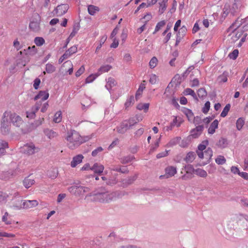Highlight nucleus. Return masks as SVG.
<instances>
[{
	"label": "nucleus",
	"mask_w": 248,
	"mask_h": 248,
	"mask_svg": "<svg viewBox=\"0 0 248 248\" xmlns=\"http://www.w3.org/2000/svg\"><path fill=\"white\" fill-rule=\"evenodd\" d=\"M8 148V144L7 142L2 140L0 141V156L5 153V149Z\"/></svg>",
	"instance_id": "a878e982"
},
{
	"label": "nucleus",
	"mask_w": 248,
	"mask_h": 248,
	"mask_svg": "<svg viewBox=\"0 0 248 248\" xmlns=\"http://www.w3.org/2000/svg\"><path fill=\"white\" fill-rule=\"evenodd\" d=\"M139 122L137 118L132 117L128 120L124 121L119 126L116 128L117 131L120 134H124L126 131L132 128V126L136 124Z\"/></svg>",
	"instance_id": "20e7f679"
},
{
	"label": "nucleus",
	"mask_w": 248,
	"mask_h": 248,
	"mask_svg": "<svg viewBox=\"0 0 248 248\" xmlns=\"http://www.w3.org/2000/svg\"><path fill=\"white\" fill-rule=\"evenodd\" d=\"M99 11V8L97 6L93 5H90L88 6V11L90 15L93 16L96 12H98Z\"/></svg>",
	"instance_id": "c85d7f7f"
},
{
	"label": "nucleus",
	"mask_w": 248,
	"mask_h": 248,
	"mask_svg": "<svg viewBox=\"0 0 248 248\" xmlns=\"http://www.w3.org/2000/svg\"><path fill=\"white\" fill-rule=\"evenodd\" d=\"M208 144V141L207 140H203L198 147V151H203L205 149L206 146Z\"/></svg>",
	"instance_id": "09e8293b"
},
{
	"label": "nucleus",
	"mask_w": 248,
	"mask_h": 248,
	"mask_svg": "<svg viewBox=\"0 0 248 248\" xmlns=\"http://www.w3.org/2000/svg\"><path fill=\"white\" fill-rule=\"evenodd\" d=\"M197 93L199 97L202 99H203L207 95V93L205 89L203 88L199 89L197 91Z\"/></svg>",
	"instance_id": "e433bc0d"
},
{
	"label": "nucleus",
	"mask_w": 248,
	"mask_h": 248,
	"mask_svg": "<svg viewBox=\"0 0 248 248\" xmlns=\"http://www.w3.org/2000/svg\"><path fill=\"white\" fill-rule=\"evenodd\" d=\"M12 116L11 111H5L3 114L0 123L11 124Z\"/></svg>",
	"instance_id": "ddd939ff"
},
{
	"label": "nucleus",
	"mask_w": 248,
	"mask_h": 248,
	"mask_svg": "<svg viewBox=\"0 0 248 248\" xmlns=\"http://www.w3.org/2000/svg\"><path fill=\"white\" fill-rule=\"evenodd\" d=\"M168 1V0H163L162 1V2H158V4H159V9L158 12L160 14H163L166 10L167 6Z\"/></svg>",
	"instance_id": "393cba45"
},
{
	"label": "nucleus",
	"mask_w": 248,
	"mask_h": 248,
	"mask_svg": "<svg viewBox=\"0 0 248 248\" xmlns=\"http://www.w3.org/2000/svg\"><path fill=\"white\" fill-rule=\"evenodd\" d=\"M42 123V120L35 121L33 123L31 124L29 126L28 132H31L35 129L38 126L41 125Z\"/></svg>",
	"instance_id": "b1692460"
},
{
	"label": "nucleus",
	"mask_w": 248,
	"mask_h": 248,
	"mask_svg": "<svg viewBox=\"0 0 248 248\" xmlns=\"http://www.w3.org/2000/svg\"><path fill=\"white\" fill-rule=\"evenodd\" d=\"M103 150V149L101 147H98L92 152V155L93 156H96L99 152H102Z\"/></svg>",
	"instance_id": "69168bd1"
},
{
	"label": "nucleus",
	"mask_w": 248,
	"mask_h": 248,
	"mask_svg": "<svg viewBox=\"0 0 248 248\" xmlns=\"http://www.w3.org/2000/svg\"><path fill=\"white\" fill-rule=\"evenodd\" d=\"M183 112L186 114L189 121L192 120L194 118V114L191 110L185 108Z\"/></svg>",
	"instance_id": "f704fd0d"
},
{
	"label": "nucleus",
	"mask_w": 248,
	"mask_h": 248,
	"mask_svg": "<svg viewBox=\"0 0 248 248\" xmlns=\"http://www.w3.org/2000/svg\"><path fill=\"white\" fill-rule=\"evenodd\" d=\"M114 193H116L115 198H116V197L121 198L122 197H123L124 195H127L128 194L127 192H126L124 191H116V192H114Z\"/></svg>",
	"instance_id": "e2e57ef3"
},
{
	"label": "nucleus",
	"mask_w": 248,
	"mask_h": 248,
	"mask_svg": "<svg viewBox=\"0 0 248 248\" xmlns=\"http://www.w3.org/2000/svg\"><path fill=\"white\" fill-rule=\"evenodd\" d=\"M77 47L76 46H73L69 48L67 50H66L64 54L66 55V57L68 58L70 57L73 54H74L77 52Z\"/></svg>",
	"instance_id": "cd10ccee"
},
{
	"label": "nucleus",
	"mask_w": 248,
	"mask_h": 248,
	"mask_svg": "<svg viewBox=\"0 0 248 248\" xmlns=\"http://www.w3.org/2000/svg\"><path fill=\"white\" fill-rule=\"evenodd\" d=\"M117 183V180H116V178L109 179L106 182L107 184L108 185H110V186H113L114 185H115Z\"/></svg>",
	"instance_id": "338daca9"
},
{
	"label": "nucleus",
	"mask_w": 248,
	"mask_h": 248,
	"mask_svg": "<svg viewBox=\"0 0 248 248\" xmlns=\"http://www.w3.org/2000/svg\"><path fill=\"white\" fill-rule=\"evenodd\" d=\"M34 43L37 46H42L45 42L44 39L41 37H36L34 39Z\"/></svg>",
	"instance_id": "37998d69"
},
{
	"label": "nucleus",
	"mask_w": 248,
	"mask_h": 248,
	"mask_svg": "<svg viewBox=\"0 0 248 248\" xmlns=\"http://www.w3.org/2000/svg\"><path fill=\"white\" fill-rule=\"evenodd\" d=\"M85 71V68L83 65L81 66L79 69L76 72L75 75L77 77H79Z\"/></svg>",
	"instance_id": "0e129e2a"
},
{
	"label": "nucleus",
	"mask_w": 248,
	"mask_h": 248,
	"mask_svg": "<svg viewBox=\"0 0 248 248\" xmlns=\"http://www.w3.org/2000/svg\"><path fill=\"white\" fill-rule=\"evenodd\" d=\"M11 124L0 123V130L2 134L8 135L10 131Z\"/></svg>",
	"instance_id": "f3484780"
},
{
	"label": "nucleus",
	"mask_w": 248,
	"mask_h": 248,
	"mask_svg": "<svg viewBox=\"0 0 248 248\" xmlns=\"http://www.w3.org/2000/svg\"><path fill=\"white\" fill-rule=\"evenodd\" d=\"M177 173L176 168L173 166H169L165 169V174L160 176V179L168 178L174 176Z\"/></svg>",
	"instance_id": "0eeeda50"
},
{
	"label": "nucleus",
	"mask_w": 248,
	"mask_h": 248,
	"mask_svg": "<svg viewBox=\"0 0 248 248\" xmlns=\"http://www.w3.org/2000/svg\"><path fill=\"white\" fill-rule=\"evenodd\" d=\"M24 51L26 52V55H34L37 52L35 46L32 47L29 46L27 49H24Z\"/></svg>",
	"instance_id": "473e14b6"
},
{
	"label": "nucleus",
	"mask_w": 248,
	"mask_h": 248,
	"mask_svg": "<svg viewBox=\"0 0 248 248\" xmlns=\"http://www.w3.org/2000/svg\"><path fill=\"white\" fill-rule=\"evenodd\" d=\"M53 121L56 123H59L62 121V112L61 111H58L55 113Z\"/></svg>",
	"instance_id": "c03bdc74"
},
{
	"label": "nucleus",
	"mask_w": 248,
	"mask_h": 248,
	"mask_svg": "<svg viewBox=\"0 0 248 248\" xmlns=\"http://www.w3.org/2000/svg\"><path fill=\"white\" fill-rule=\"evenodd\" d=\"M245 122L242 118H239L236 122V128L238 130L242 129V127L244 124Z\"/></svg>",
	"instance_id": "de8ad7c7"
},
{
	"label": "nucleus",
	"mask_w": 248,
	"mask_h": 248,
	"mask_svg": "<svg viewBox=\"0 0 248 248\" xmlns=\"http://www.w3.org/2000/svg\"><path fill=\"white\" fill-rule=\"evenodd\" d=\"M79 24H75L73 27L72 32L70 34L69 38H73L74 36H75L76 34L77 33V32L79 30Z\"/></svg>",
	"instance_id": "49530a36"
},
{
	"label": "nucleus",
	"mask_w": 248,
	"mask_h": 248,
	"mask_svg": "<svg viewBox=\"0 0 248 248\" xmlns=\"http://www.w3.org/2000/svg\"><path fill=\"white\" fill-rule=\"evenodd\" d=\"M137 178V175L135 174L134 176H129L125 179H122L121 181L122 186L123 187H127L128 186L132 184Z\"/></svg>",
	"instance_id": "9b49d317"
},
{
	"label": "nucleus",
	"mask_w": 248,
	"mask_h": 248,
	"mask_svg": "<svg viewBox=\"0 0 248 248\" xmlns=\"http://www.w3.org/2000/svg\"><path fill=\"white\" fill-rule=\"evenodd\" d=\"M158 60L155 57H153L149 62V65L151 68H155L157 64Z\"/></svg>",
	"instance_id": "5fc2aeb1"
},
{
	"label": "nucleus",
	"mask_w": 248,
	"mask_h": 248,
	"mask_svg": "<svg viewBox=\"0 0 248 248\" xmlns=\"http://www.w3.org/2000/svg\"><path fill=\"white\" fill-rule=\"evenodd\" d=\"M210 108V103L209 101H207L203 108H202V111L204 114H207Z\"/></svg>",
	"instance_id": "052dcab7"
},
{
	"label": "nucleus",
	"mask_w": 248,
	"mask_h": 248,
	"mask_svg": "<svg viewBox=\"0 0 248 248\" xmlns=\"http://www.w3.org/2000/svg\"><path fill=\"white\" fill-rule=\"evenodd\" d=\"M56 70L55 67L51 63H47L46 65V71L47 73H52Z\"/></svg>",
	"instance_id": "79ce46f5"
},
{
	"label": "nucleus",
	"mask_w": 248,
	"mask_h": 248,
	"mask_svg": "<svg viewBox=\"0 0 248 248\" xmlns=\"http://www.w3.org/2000/svg\"><path fill=\"white\" fill-rule=\"evenodd\" d=\"M218 125V121L217 120H215L210 125L208 130L209 134H213L215 132L216 129L217 128Z\"/></svg>",
	"instance_id": "aec40b11"
},
{
	"label": "nucleus",
	"mask_w": 248,
	"mask_h": 248,
	"mask_svg": "<svg viewBox=\"0 0 248 248\" xmlns=\"http://www.w3.org/2000/svg\"><path fill=\"white\" fill-rule=\"evenodd\" d=\"M21 152L29 155L34 154L39 151L40 149L35 147L32 143H27L21 148Z\"/></svg>",
	"instance_id": "39448f33"
},
{
	"label": "nucleus",
	"mask_w": 248,
	"mask_h": 248,
	"mask_svg": "<svg viewBox=\"0 0 248 248\" xmlns=\"http://www.w3.org/2000/svg\"><path fill=\"white\" fill-rule=\"evenodd\" d=\"M216 162L218 165H222L225 163L226 159L223 156L219 155L216 159Z\"/></svg>",
	"instance_id": "603ef678"
},
{
	"label": "nucleus",
	"mask_w": 248,
	"mask_h": 248,
	"mask_svg": "<svg viewBox=\"0 0 248 248\" xmlns=\"http://www.w3.org/2000/svg\"><path fill=\"white\" fill-rule=\"evenodd\" d=\"M135 102L134 97L133 95H131L128 98L124 104L125 108L131 106L134 104Z\"/></svg>",
	"instance_id": "4c0bfd02"
},
{
	"label": "nucleus",
	"mask_w": 248,
	"mask_h": 248,
	"mask_svg": "<svg viewBox=\"0 0 248 248\" xmlns=\"http://www.w3.org/2000/svg\"><path fill=\"white\" fill-rule=\"evenodd\" d=\"M38 204V202L36 200H27L24 201L22 203L23 208H30L36 206Z\"/></svg>",
	"instance_id": "4468645a"
},
{
	"label": "nucleus",
	"mask_w": 248,
	"mask_h": 248,
	"mask_svg": "<svg viewBox=\"0 0 248 248\" xmlns=\"http://www.w3.org/2000/svg\"><path fill=\"white\" fill-rule=\"evenodd\" d=\"M45 134L49 138L52 139L57 136L58 134L54 131L49 129H45L44 130Z\"/></svg>",
	"instance_id": "4be33fe9"
},
{
	"label": "nucleus",
	"mask_w": 248,
	"mask_h": 248,
	"mask_svg": "<svg viewBox=\"0 0 248 248\" xmlns=\"http://www.w3.org/2000/svg\"><path fill=\"white\" fill-rule=\"evenodd\" d=\"M107 38V37L106 35H104L101 37V38L100 40V43L98 45V46L96 47V51H95L96 52H97L98 50H99L101 48L102 45H103L104 43L106 41Z\"/></svg>",
	"instance_id": "13d9d810"
},
{
	"label": "nucleus",
	"mask_w": 248,
	"mask_h": 248,
	"mask_svg": "<svg viewBox=\"0 0 248 248\" xmlns=\"http://www.w3.org/2000/svg\"><path fill=\"white\" fill-rule=\"evenodd\" d=\"M42 104L41 101L37 102L34 106L32 107L30 111H27V117L33 119L35 116L36 112L39 110Z\"/></svg>",
	"instance_id": "1a4fd4ad"
},
{
	"label": "nucleus",
	"mask_w": 248,
	"mask_h": 248,
	"mask_svg": "<svg viewBox=\"0 0 248 248\" xmlns=\"http://www.w3.org/2000/svg\"><path fill=\"white\" fill-rule=\"evenodd\" d=\"M97 77V76L95 75H90L88 76L86 79V83H89L92 82Z\"/></svg>",
	"instance_id": "680f3d73"
},
{
	"label": "nucleus",
	"mask_w": 248,
	"mask_h": 248,
	"mask_svg": "<svg viewBox=\"0 0 248 248\" xmlns=\"http://www.w3.org/2000/svg\"><path fill=\"white\" fill-rule=\"evenodd\" d=\"M149 107V103H144V104H139L138 105L137 108L139 110H144L145 112H146L148 109Z\"/></svg>",
	"instance_id": "a19ab883"
},
{
	"label": "nucleus",
	"mask_w": 248,
	"mask_h": 248,
	"mask_svg": "<svg viewBox=\"0 0 248 248\" xmlns=\"http://www.w3.org/2000/svg\"><path fill=\"white\" fill-rule=\"evenodd\" d=\"M16 175V170H10L7 171H3L0 174V179L7 180Z\"/></svg>",
	"instance_id": "f8f14e48"
},
{
	"label": "nucleus",
	"mask_w": 248,
	"mask_h": 248,
	"mask_svg": "<svg viewBox=\"0 0 248 248\" xmlns=\"http://www.w3.org/2000/svg\"><path fill=\"white\" fill-rule=\"evenodd\" d=\"M231 108V105L230 104H227L222 111L220 116L222 117H225L227 116L230 109Z\"/></svg>",
	"instance_id": "a18cd8bd"
},
{
	"label": "nucleus",
	"mask_w": 248,
	"mask_h": 248,
	"mask_svg": "<svg viewBox=\"0 0 248 248\" xmlns=\"http://www.w3.org/2000/svg\"><path fill=\"white\" fill-rule=\"evenodd\" d=\"M145 88V84H141L139 89L136 92L135 97L136 100L139 99V96L143 92V90Z\"/></svg>",
	"instance_id": "58836bf2"
},
{
	"label": "nucleus",
	"mask_w": 248,
	"mask_h": 248,
	"mask_svg": "<svg viewBox=\"0 0 248 248\" xmlns=\"http://www.w3.org/2000/svg\"><path fill=\"white\" fill-rule=\"evenodd\" d=\"M228 144L227 140L226 139L221 138L217 142V145L222 148H225Z\"/></svg>",
	"instance_id": "c9c22d12"
},
{
	"label": "nucleus",
	"mask_w": 248,
	"mask_h": 248,
	"mask_svg": "<svg viewBox=\"0 0 248 248\" xmlns=\"http://www.w3.org/2000/svg\"><path fill=\"white\" fill-rule=\"evenodd\" d=\"M34 183V180L33 179L30 178V176L25 178L23 181V185L26 188H29Z\"/></svg>",
	"instance_id": "412c9836"
},
{
	"label": "nucleus",
	"mask_w": 248,
	"mask_h": 248,
	"mask_svg": "<svg viewBox=\"0 0 248 248\" xmlns=\"http://www.w3.org/2000/svg\"><path fill=\"white\" fill-rule=\"evenodd\" d=\"M134 158L133 156L128 155L121 157L120 160L122 164H125L130 162Z\"/></svg>",
	"instance_id": "72a5a7b5"
},
{
	"label": "nucleus",
	"mask_w": 248,
	"mask_h": 248,
	"mask_svg": "<svg viewBox=\"0 0 248 248\" xmlns=\"http://www.w3.org/2000/svg\"><path fill=\"white\" fill-rule=\"evenodd\" d=\"M104 169V167L103 165L97 163H94L92 168H90V170H93L95 173L98 174L101 173Z\"/></svg>",
	"instance_id": "dca6fc26"
},
{
	"label": "nucleus",
	"mask_w": 248,
	"mask_h": 248,
	"mask_svg": "<svg viewBox=\"0 0 248 248\" xmlns=\"http://www.w3.org/2000/svg\"><path fill=\"white\" fill-rule=\"evenodd\" d=\"M165 25V22L164 20L161 21L157 23L156 25L155 30L153 32V34H155L157 31H158L162 27H163Z\"/></svg>",
	"instance_id": "3c124183"
},
{
	"label": "nucleus",
	"mask_w": 248,
	"mask_h": 248,
	"mask_svg": "<svg viewBox=\"0 0 248 248\" xmlns=\"http://www.w3.org/2000/svg\"><path fill=\"white\" fill-rule=\"evenodd\" d=\"M111 169L113 171L121 172L122 173L126 174L129 172L127 166H122L120 167L114 166Z\"/></svg>",
	"instance_id": "5701e85b"
},
{
	"label": "nucleus",
	"mask_w": 248,
	"mask_h": 248,
	"mask_svg": "<svg viewBox=\"0 0 248 248\" xmlns=\"http://www.w3.org/2000/svg\"><path fill=\"white\" fill-rule=\"evenodd\" d=\"M30 29L34 32L38 31L40 30V20L35 21H32L29 25Z\"/></svg>",
	"instance_id": "6ab92c4d"
},
{
	"label": "nucleus",
	"mask_w": 248,
	"mask_h": 248,
	"mask_svg": "<svg viewBox=\"0 0 248 248\" xmlns=\"http://www.w3.org/2000/svg\"><path fill=\"white\" fill-rule=\"evenodd\" d=\"M69 7L67 4H62L58 5L54 10L57 16H61L65 14L68 11Z\"/></svg>",
	"instance_id": "6e6552de"
},
{
	"label": "nucleus",
	"mask_w": 248,
	"mask_h": 248,
	"mask_svg": "<svg viewBox=\"0 0 248 248\" xmlns=\"http://www.w3.org/2000/svg\"><path fill=\"white\" fill-rule=\"evenodd\" d=\"M228 226L234 230L236 229H248V216L242 214L234 215L229 221Z\"/></svg>",
	"instance_id": "f257e3e1"
},
{
	"label": "nucleus",
	"mask_w": 248,
	"mask_h": 248,
	"mask_svg": "<svg viewBox=\"0 0 248 248\" xmlns=\"http://www.w3.org/2000/svg\"><path fill=\"white\" fill-rule=\"evenodd\" d=\"M195 156L196 154L194 152H189L187 154L185 160L186 163H191L195 159Z\"/></svg>",
	"instance_id": "7c9ffc66"
},
{
	"label": "nucleus",
	"mask_w": 248,
	"mask_h": 248,
	"mask_svg": "<svg viewBox=\"0 0 248 248\" xmlns=\"http://www.w3.org/2000/svg\"><path fill=\"white\" fill-rule=\"evenodd\" d=\"M158 81V78L155 74H152L150 76L149 82L152 84H155Z\"/></svg>",
	"instance_id": "6e6d98bb"
},
{
	"label": "nucleus",
	"mask_w": 248,
	"mask_h": 248,
	"mask_svg": "<svg viewBox=\"0 0 248 248\" xmlns=\"http://www.w3.org/2000/svg\"><path fill=\"white\" fill-rule=\"evenodd\" d=\"M205 157L206 159H210L213 155V151L210 148H208L204 152Z\"/></svg>",
	"instance_id": "4d7b16f0"
},
{
	"label": "nucleus",
	"mask_w": 248,
	"mask_h": 248,
	"mask_svg": "<svg viewBox=\"0 0 248 248\" xmlns=\"http://www.w3.org/2000/svg\"><path fill=\"white\" fill-rule=\"evenodd\" d=\"M66 139L68 141L67 146L68 147L71 149H74L78 147L82 143L88 140L89 138H83L81 137L77 131L71 130L67 132Z\"/></svg>",
	"instance_id": "f03ea898"
},
{
	"label": "nucleus",
	"mask_w": 248,
	"mask_h": 248,
	"mask_svg": "<svg viewBox=\"0 0 248 248\" xmlns=\"http://www.w3.org/2000/svg\"><path fill=\"white\" fill-rule=\"evenodd\" d=\"M116 85V81L115 80L112 78H109L108 79L106 87L108 90H110L112 87L115 86Z\"/></svg>",
	"instance_id": "bb28decb"
},
{
	"label": "nucleus",
	"mask_w": 248,
	"mask_h": 248,
	"mask_svg": "<svg viewBox=\"0 0 248 248\" xmlns=\"http://www.w3.org/2000/svg\"><path fill=\"white\" fill-rule=\"evenodd\" d=\"M88 188L80 186L74 185L68 188V191L76 196H79L88 191Z\"/></svg>",
	"instance_id": "423d86ee"
},
{
	"label": "nucleus",
	"mask_w": 248,
	"mask_h": 248,
	"mask_svg": "<svg viewBox=\"0 0 248 248\" xmlns=\"http://www.w3.org/2000/svg\"><path fill=\"white\" fill-rule=\"evenodd\" d=\"M116 193L110 192L105 188L101 187L94 194V198L100 202H108L115 198Z\"/></svg>",
	"instance_id": "7ed1b4c3"
},
{
	"label": "nucleus",
	"mask_w": 248,
	"mask_h": 248,
	"mask_svg": "<svg viewBox=\"0 0 248 248\" xmlns=\"http://www.w3.org/2000/svg\"><path fill=\"white\" fill-rule=\"evenodd\" d=\"M83 158V156L82 155H78L74 157L71 162V167L73 168L75 167L78 164L82 162Z\"/></svg>",
	"instance_id": "a211bd4d"
},
{
	"label": "nucleus",
	"mask_w": 248,
	"mask_h": 248,
	"mask_svg": "<svg viewBox=\"0 0 248 248\" xmlns=\"http://www.w3.org/2000/svg\"><path fill=\"white\" fill-rule=\"evenodd\" d=\"M22 200H17L13 204V207L16 209H20L23 208V205L22 203Z\"/></svg>",
	"instance_id": "bf43d9fd"
},
{
	"label": "nucleus",
	"mask_w": 248,
	"mask_h": 248,
	"mask_svg": "<svg viewBox=\"0 0 248 248\" xmlns=\"http://www.w3.org/2000/svg\"><path fill=\"white\" fill-rule=\"evenodd\" d=\"M228 73L226 71L224 72L222 74L217 78V81L219 83L226 82L228 80Z\"/></svg>",
	"instance_id": "c756f323"
},
{
	"label": "nucleus",
	"mask_w": 248,
	"mask_h": 248,
	"mask_svg": "<svg viewBox=\"0 0 248 248\" xmlns=\"http://www.w3.org/2000/svg\"><path fill=\"white\" fill-rule=\"evenodd\" d=\"M194 173L202 177H206L207 175L206 171L201 169H196Z\"/></svg>",
	"instance_id": "ea45409f"
},
{
	"label": "nucleus",
	"mask_w": 248,
	"mask_h": 248,
	"mask_svg": "<svg viewBox=\"0 0 248 248\" xmlns=\"http://www.w3.org/2000/svg\"><path fill=\"white\" fill-rule=\"evenodd\" d=\"M112 68L111 66L107 64L105 65L102 66L99 69V72L100 73H102L103 72H108L111 68Z\"/></svg>",
	"instance_id": "8fccbe9b"
},
{
	"label": "nucleus",
	"mask_w": 248,
	"mask_h": 248,
	"mask_svg": "<svg viewBox=\"0 0 248 248\" xmlns=\"http://www.w3.org/2000/svg\"><path fill=\"white\" fill-rule=\"evenodd\" d=\"M48 97L49 93L47 91H40L38 94L34 97V100H37L39 99H41V100L44 101L46 100Z\"/></svg>",
	"instance_id": "2eb2a0df"
},
{
	"label": "nucleus",
	"mask_w": 248,
	"mask_h": 248,
	"mask_svg": "<svg viewBox=\"0 0 248 248\" xmlns=\"http://www.w3.org/2000/svg\"><path fill=\"white\" fill-rule=\"evenodd\" d=\"M118 248H140V247L135 245H127L121 246Z\"/></svg>",
	"instance_id": "774afa93"
},
{
	"label": "nucleus",
	"mask_w": 248,
	"mask_h": 248,
	"mask_svg": "<svg viewBox=\"0 0 248 248\" xmlns=\"http://www.w3.org/2000/svg\"><path fill=\"white\" fill-rule=\"evenodd\" d=\"M12 115L11 123H12L16 127H20L23 123V121L21 117L16 113L12 112Z\"/></svg>",
	"instance_id": "9d476101"
},
{
	"label": "nucleus",
	"mask_w": 248,
	"mask_h": 248,
	"mask_svg": "<svg viewBox=\"0 0 248 248\" xmlns=\"http://www.w3.org/2000/svg\"><path fill=\"white\" fill-rule=\"evenodd\" d=\"M183 170H184L189 175H192L195 172V170L193 166L190 164L185 165Z\"/></svg>",
	"instance_id": "2f4dec72"
},
{
	"label": "nucleus",
	"mask_w": 248,
	"mask_h": 248,
	"mask_svg": "<svg viewBox=\"0 0 248 248\" xmlns=\"http://www.w3.org/2000/svg\"><path fill=\"white\" fill-rule=\"evenodd\" d=\"M238 49H234L233 51L229 54V57L232 60H235L238 55Z\"/></svg>",
	"instance_id": "864d4df0"
}]
</instances>
